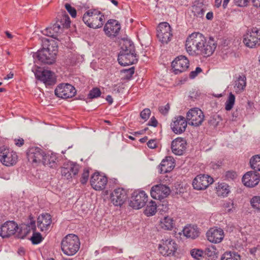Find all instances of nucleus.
<instances>
[{
    "label": "nucleus",
    "instance_id": "f257e3e1",
    "mask_svg": "<svg viewBox=\"0 0 260 260\" xmlns=\"http://www.w3.org/2000/svg\"><path fill=\"white\" fill-rule=\"evenodd\" d=\"M71 21L69 16L66 14L58 15L55 22L43 30L44 35L56 39L58 34L62 32L64 28L70 26Z\"/></svg>",
    "mask_w": 260,
    "mask_h": 260
},
{
    "label": "nucleus",
    "instance_id": "f03ea898",
    "mask_svg": "<svg viewBox=\"0 0 260 260\" xmlns=\"http://www.w3.org/2000/svg\"><path fill=\"white\" fill-rule=\"evenodd\" d=\"M82 20L88 27L95 29L102 27L105 21V18L98 10L90 9L84 13Z\"/></svg>",
    "mask_w": 260,
    "mask_h": 260
},
{
    "label": "nucleus",
    "instance_id": "7ed1b4c3",
    "mask_svg": "<svg viewBox=\"0 0 260 260\" xmlns=\"http://www.w3.org/2000/svg\"><path fill=\"white\" fill-rule=\"evenodd\" d=\"M80 247L79 237L75 234H68L64 237L61 242V248L63 253L67 255L75 254Z\"/></svg>",
    "mask_w": 260,
    "mask_h": 260
},
{
    "label": "nucleus",
    "instance_id": "20e7f679",
    "mask_svg": "<svg viewBox=\"0 0 260 260\" xmlns=\"http://www.w3.org/2000/svg\"><path fill=\"white\" fill-rule=\"evenodd\" d=\"M204 36L200 32H193L186 39L185 48L187 52L191 55H199L200 48L203 45Z\"/></svg>",
    "mask_w": 260,
    "mask_h": 260
},
{
    "label": "nucleus",
    "instance_id": "39448f33",
    "mask_svg": "<svg viewBox=\"0 0 260 260\" xmlns=\"http://www.w3.org/2000/svg\"><path fill=\"white\" fill-rule=\"evenodd\" d=\"M178 249V245L172 238L164 237L158 245V250L164 256H173L175 255Z\"/></svg>",
    "mask_w": 260,
    "mask_h": 260
},
{
    "label": "nucleus",
    "instance_id": "423d86ee",
    "mask_svg": "<svg viewBox=\"0 0 260 260\" xmlns=\"http://www.w3.org/2000/svg\"><path fill=\"white\" fill-rule=\"evenodd\" d=\"M204 117L203 112L201 109L194 108L187 112L186 119L189 125L198 126L202 124Z\"/></svg>",
    "mask_w": 260,
    "mask_h": 260
},
{
    "label": "nucleus",
    "instance_id": "0eeeda50",
    "mask_svg": "<svg viewBox=\"0 0 260 260\" xmlns=\"http://www.w3.org/2000/svg\"><path fill=\"white\" fill-rule=\"evenodd\" d=\"M243 42L247 47L253 48L260 45V29L253 28L244 36Z\"/></svg>",
    "mask_w": 260,
    "mask_h": 260
},
{
    "label": "nucleus",
    "instance_id": "6e6552de",
    "mask_svg": "<svg viewBox=\"0 0 260 260\" xmlns=\"http://www.w3.org/2000/svg\"><path fill=\"white\" fill-rule=\"evenodd\" d=\"M54 92L57 97L66 99L73 97L76 90L73 86L69 83H61L57 85Z\"/></svg>",
    "mask_w": 260,
    "mask_h": 260
},
{
    "label": "nucleus",
    "instance_id": "1a4fd4ad",
    "mask_svg": "<svg viewBox=\"0 0 260 260\" xmlns=\"http://www.w3.org/2000/svg\"><path fill=\"white\" fill-rule=\"evenodd\" d=\"M17 160V155L16 152L4 147L0 148V161L4 165L13 166L16 163Z\"/></svg>",
    "mask_w": 260,
    "mask_h": 260
},
{
    "label": "nucleus",
    "instance_id": "9d476101",
    "mask_svg": "<svg viewBox=\"0 0 260 260\" xmlns=\"http://www.w3.org/2000/svg\"><path fill=\"white\" fill-rule=\"evenodd\" d=\"M172 34L170 24L166 22H161L157 28V37L162 43L167 44L170 41Z\"/></svg>",
    "mask_w": 260,
    "mask_h": 260
},
{
    "label": "nucleus",
    "instance_id": "9b49d317",
    "mask_svg": "<svg viewBox=\"0 0 260 260\" xmlns=\"http://www.w3.org/2000/svg\"><path fill=\"white\" fill-rule=\"evenodd\" d=\"M147 197L144 191H135L132 194L129 206L135 209H140L145 205Z\"/></svg>",
    "mask_w": 260,
    "mask_h": 260
},
{
    "label": "nucleus",
    "instance_id": "f8f14e48",
    "mask_svg": "<svg viewBox=\"0 0 260 260\" xmlns=\"http://www.w3.org/2000/svg\"><path fill=\"white\" fill-rule=\"evenodd\" d=\"M189 62L186 57L180 55L177 57L171 64L173 72L175 74H178L185 72L189 67Z\"/></svg>",
    "mask_w": 260,
    "mask_h": 260
},
{
    "label": "nucleus",
    "instance_id": "ddd939ff",
    "mask_svg": "<svg viewBox=\"0 0 260 260\" xmlns=\"http://www.w3.org/2000/svg\"><path fill=\"white\" fill-rule=\"evenodd\" d=\"M213 182V179L208 175L200 174L197 176L192 181V186L195 189H206Z\"/></svg>",
    "mask_w": 260,
    "mask_h": 260
},
{
    "label": "nucleus",
    "instance_id": "4468645a",
    "mask_svg": "<svg viewBox=\"0 0 260 260\" xmlns=\"http://www.w3.org/2000/svg\"><path fill=\"white\" fill-rule=\"evenodd\" d=\"M187 125L186 119L181 115L174 117L170 125L171 129L176 134H181L185 132Z\"/></svg>",
    "mask_w": 260,
    "mask_h": 260
},
{
    "label": "nucleus",
    "instance_id": "2eb2a0df",
    "mask_svg": "<svg viewBox=\"0 0 260 260\" xmlns=\"http://www.w3.org/2000/svg\"><path fill=\"white\" fill-rule=\"evenodd\" d=\"M170 192V189L168 186L159 184L154 185L151 188L150 194L152 198L161 200L168 197Z\"/></svg>",
    "mask_w": 260,
    "mask_h": 260
},
{
    "label": "nucleus",
    "instance_id": "dca6fc26",
    "mask_svg": "<svg viewBox=\"0 0 260 260\" xmlns=\"http://www.w3.org/2000/svg\"><path fill=\"white\" fill-rule=\"evenodd\" d=\"M90 184L96 190H102L105 188L108 182V179L105 176L99 173H94L90 178Z\"/></svg>",
    "mask_w": 260,
    "mask_h": 260
},
{
    "label": "nucleus",
    "instance_id": "f3484780",
    "mask_svg": "<svg viewBox=\"0 0 260 260\" xmlns=\"http://www.w3.org/2000/svg\"><path fill=\"white\" fill-rule=\"evenodd\" d=\"M127 199V191L123 188H116L111 194V202L116 206H121Z\"/></svg>",
    "mask_w": 260,
    "mask_h": 260
},
{
    "label": "nucleus",
    "instance_id": "a211bd4d",
    "mask_svg": "<svg viewBox=\"0 0 260 260\" xmlns=\"http://www.w3.org/2000/svg\"><path fill=\"white\" fill-rule=\"evenodd\" d=\"M45 152L38 147H32L27 152L28 160L32 164H40L42 161Z\"/></svg>",
    "mask_w": 260,
    "mask_h": 260
},
{
    "label": "nucleus",
    "instance_id": "6ab92c4d",
    "mask_svg": "<svg viewBox=\"0 0 260 260\" xmlns=\"http://www.w3.org/2000/svg\"><path fill=\"white\" fill-rule=\"evenodd\" d=\"M217 46V44L213 38H210L207 41L204 37L203 45H201L199 52V55H202L204 56H209L214 52Z\"/></svg>",
    "mask_w": 260,
    "mask_h": 260
},
{
    "label": "nucleus",
    "instance_id": "aec40b11",
    "mask_svg": "<svg viewBox=\"0 0 260 260\" xmlns=\"http://www.w3.org/2000/svg\"><path fill=\"white\" fill-rule=\"evenodd\" d=\"M36 78L46 85H52L56 83V79L54 73L49 70H44L42 72L37 71L35 73Z\"/></svg>",
    "mask_w": 260,
    "mask_h": 260
},
{
    "label": "nucleus",
    "instance_id": "412c9836",
    "mask_svg": "<svg viewBox=\"0 0 260 260\" xmlns=\"http://www.w3.org/2000/svg\"><path fill=\"white\" fill-rule=\"evenodd\" d=\"M118 61L121 66L131 65L137 62V55L135 51H134V52L131 51V52H126L125 53L120 52L118 56Z\"/></svg>",
    "mask_w": 260,
    "mask_h": 260
},
{
    "label": "nucleus",
    "instance_id": "4be33fe9",
    "mask_svg": "<svg viewBox=\"0 0 260 260\" xmlns=\"http://www.w3.org/2000/svg\"><path fill=\"white\" fill-rule=\"evenodd\" d=\"M120 29V24L117 20L110 19L106 23L104 30L107 36L115 37L118 35Z\"/></svg>",
    "mask_w": 260,
    "mask_h": 260
},
{
    "label": "nucleus",
    "instance_id": "5701e85b",
    "mask_svg": "<svg viewBox=\"0 0 260 260\" xmlns=\"http://www.w3.org/2000/svg\"><path fill=\"white\" fill-rule=\"evenodd\" d=\"M79 168V166L76 163L70 162L64 164L63 166L61 169V175L67 179H70L74 176L77 175Z\"/></svg>",
    "mask_w": 260,
    "mask_h": 260
},
{
    "label": "nucleus",
    "instance_id": "b1692460",
    "mask_svg": "<svg viewBox=\"0 0 260 260\" xmlns=\"http://www.w3.org/2000/svg\"><path fill=\"white\" fill-rule=\"evenodd\" d=\"M18 229V224L14 221H7L1 226L0 236L7 238L14 235Z\"/></svg>",
    "mask_w": 260,
    "mask_h": 260
},
{
    "label": "nucleus",
    "instance_id": "393cba45",
    "mask_svg": "<svg viewBox=\"0 0 260 260\" xmlns=\"http://www.w3.org/2000/svg\"><path fill=\"white\" fill-rule=\"evenodd\" d=\"M33 57L35 59H38L41 62L48 64L54 63L56 60V57L43 48L34 53Z\"/></svg>",
    "mask_w": 260,
    "mask_h": 260
},
{
    "label": "nucleus",
    "instance_id": "a878e982",
    "mask_svg": "<svg viewBox=\"0 0 260 260\" xmlns=\"http://www.w3.org/2000/svg\"><path fill=\"white\" fill-rule=\"evenodd\" d=\"M186 141L184 138H177L172 142V151L175 155H181L184 153L186 148Z\"/></svg>",
    "mask_w": 260,
    "mask_h": 260
},
{
    "label": "nucleus",
    "instance_id": "bb28decb",
    "mask_svg": "<svg viewBox=\"0 0 260 260\" xmlns=\"http://www.w3.org/2000/svg\"><path fill=\"white\" fill-rule=\"evenodd\" d=\"M259 180V174L253 171L247 172L242 177V182L245 186L249 187H253L257 185Z\"/></svg>",
    "mask_w": 260,
    "mask_h": 260
},
{
    "label": "nucleus",
    "instance_id": "cd10ccee",
    "mask_svg": "<svg viewBox=\"0 0 260 260\" xmlns=\"http://www.w3.org/2000/svg\"><path fill=\"white\" fill-rule=\"evenodd\" d=\"M207 239L211 242L219 243L224 238L223 231L216 227L211 228L206 233Z\"/></svg>",
    "mask_w": 260,
    "mask_h": 260
},
{
    "label": "nucleus",
    "instance_id": "c85d7f7f",
    "mask_svg": "<svg viewBox=\"0 0 260 260\" xmlns=\"http://www.w3.org/2000/svg\"><path fill=\"white\" fill-rule=\"evenodd\" d=\"M51 222V217L48 213L41 214L37 219V226L41 232H47Z\"/></svg>",
    "mask_w": 260,
    "mask_h": 260
},
{
    "label": "nucleus",
    "instance_id": "c756f323",
    "mask_svg": "<svg viewBox=\"0 0 260 260\" xmlns=\"http://www.w3.org/2000/svg\"><path fill=\"white\" fill-rule=\"evenodd\" d=\"M42 45L44 49L48 51L52 55L56 57L58 51V45L55 40L43 38L42 39Z\"/></svg>",
    "mask_w": 260,
    "mask_h": 260
},
{
    "label": "nucleus",
    "instance_id": "7c9ffc66",
    "mask_svg": "<svg viewBox=\"0 0 260 260\" xmlns=\"http://www.w3.org/2000/svg\"><path fill=\"white\" fill-rule=\"evenodd\" d=\"M191 11L194 17L192 21L197 20L198 18H203L205 13L203 4L195 2L191 8Z\"/></svg>",
    "mask_w": 260,
    "mask_h": 260
},
{
    "label": "nucleus",
    "instance_id": "2f4dec72",
    "mask_svg": "<svg viewBox=\"0 0 260 260\" xmlns=\"http://www.w3.org/2000/svg\"><path fill=\"white\" fill-rule=\"evenodd\" d=\"M56 160L57 157L55 154L53 153L46 154L44 153V157L41 164H42L45 166L54 168L57 166Z\"/></svg>",
    "mask_w": 260,
    "mask_h": 260
},
{
    "label": "nucleus",
    "instance_id": "473e14b6",
    "mask_svg": "<svg viewBox=\"0 0 260 260\" xmlns=\"http://www.w3.org/2000/svg\"><path fill=\"white\" fill-rule=\"evenodd\" d=\"M246 86V78L244 75H239L234 82V89L237 93H241L245 89Z\"/></svg>",
    "mask_w": 260,
    "mask_h": 260
},
{
    "label": "nucleus",
    "instance_id": "72a5a7b5",
    "mask_svg": "<svg viewBox=\"0 0 260 260\" xmlns=\"http://www.w3.org/2000/svg\"><path fill=\"white\" fill-rule=\"evenodd\" d=\"M182 232L185 237L191 239H195L199 234L198 228L196 225H187L184 228Z\"/></svg>",
    "mask_w": 260,
    "mask_h": 260
},
{
    "label": "nucleus",
    "instance_id": "f704fd0d",
    "mask_svg": "<svg viewBox=\"0 0 260 260\" xmlns=\"http://www.w3.org/2000/svg\"><path fill=\"white\" fill-rule=\"evenodd\" d=\"M28 227L34 231L30 240L33 244L37 245L40 243L43 238L40 233L36 232V226L35 221H31L28 225Z\"/></svg>",
    "mask_w": 260,
    "mask_h": 260
},
{
    "label": "nucleus",
    "instance_id": "c9c22d12",
    "mask_svg": "<svg viewBox=\"0 0 260 260\" xmlns=\"http://www.w3.org/2000/svg\"><path fill=\"white\" fill-rule=\"evenodd\" d=\"M174 224L175 223L173 218L168 216L165 217L160 222V227L162 229L166 230H172L174 228Z\"/></svg>",
    "mask_w": 260,
    "mask_h": 260
},
{
    "label": "nucleus",
    "instance_id": "e433bc0d",
    "mask_svg": "<svg viewBox=\"0 0 260 260\" xmlns=\"http://www.w3.org/2000/svg\"><path fill=\"white\" fill-rule=\"evenodd\" d=\"M174 167L171 161H169L167 159H163L159 166V172L161 174L167 173L171 171Z\"/></svg>",
    "mask_w": 260,
    "mask_h": 260
},
{
    "label": "nucleus",
    "instance_id": "4c0bfd02",
    "mask_svg": "<svg viewBox=\"0 0 260 260\" xmlns=\"http://www.w3.org/2000/svg\"><path fill=\"white\" fill-rule=\"evenodd\" d=\"M157 205L155 202L151 201L148 202L144 210V214L147 216L154 215L156 212Z\"/></svg>",
    "mask_w": 260,
    "mask_h": 260
},
{
    "label": "nucleus",
    "instance_id": "58836bf2",
    "mask_svg": "<svg viewBox=\"0 0 260 260\" xmlns=\"http://www.w3.org/2000/svg\"><path fill=\"white\" fill-rule=\"evenodd\" d=\"M134 51H135V48L134 43L131 41L128 40H123V43L121 47V50L120 52L125 53L126 52H134Z\"/></svg>",
    "mask_w": 260,
    "mask_h": 260
},
{
    "label": "nucleus",
    "instance_id": "ea45409f",
    "mask_svg": "<svg viewBox=\"0 0 260 260\" xmlns=\"http://www.w3.org/2000/svg\"><path fill=\"white\" fill-rule=\"evenodd\" d=\"M250 165L253 172L260 171V155H256L250 158Z\"/></svg>",
    "mask_w": 260,
    "mask_h": 260
},
{
    "label": "nucleus",
    "instance_id": "a19ab883",
    "mask_svg": "<svg viewBox=\"0 0 260 260\" xmlns=\"http://www.w3.org/2000/svg\"><path fill=\"white\" fill-rule=\"evenodd\" d=\"M221 260H241V256L236 252L226 251L222 255Z\"/></svg>",
    "mask_w": 260,
    "mask_h": 260
},
{
    "label": "nucleus",
    "instance_id": "79ce46f5",
    "mask_svg": "<svg viewBox=\"0 0 260 260\" xmlns=\"http://www.w3.org/2000/svg\"><path fill=\"white\" fill-rule=\"evenodd\" d=\"M235 102V96L232 93H229L228 98L225 104V109L226 111L231 110Z\"/></svg>",
    "mask_w": 260,
    "mask_h": 260
},
{
    "label": "nucleus",
    "instance_id": "37998d69",
    "mask_svg": "<svg viewBox=\"0 0 260 260\" xmlns=\"http://www.w3.org/2000/svg\"><path fill=\"white\" fill-rule=\"evenodd\" d=\"M204 253L211 258L216 257L217 249L214 246H210L205 248Z\"/></svg>",
    "mask_w": 260,
    "mask_h": 260
},
{
    "label": "nucleus",
    "instance_id": "c03bdc74",
    "mask_svg": "<svg viewBox=\"0 0 260 260\" xmlns=\"http://www.w3.org/2000/svg\"><path fill=\"white\" fill-rule=\"evenodd\" d=\"M216 188L219 193L223 197L227 196L230 192L229 186L224 183L218 184Z\"/></svg>",
    "mask_w": 260,
    "mask_h": 260
},
{
    "label": "nucleus",
    "instance_id": "a18cd8bd",
    "mask_svg": "<svg viewBox=\"0 0 260 260\" xmlns=\"http://www.w3.org/2000/svg\"><path fill=\"white\" fill-rule=\"evenodd\" d=\"M250 205L254 209H255L257 210L260 211V197L259 196H254L250 201Z\"/></svg>",
    "mask_w": 260,
    "mask_h": 260
},
{
    "label": "nucleus",
    "instance_id": "49530a36",
    "mask_svg": "<svg viewBox=\"0 0 260 260\" xmlns=\"http://www.w3.org/2000/svg\"><path fill=\"white\" fill-rule=\"evenodd\" d=\"M101 94V90L98 88H93L88 94V98L90 99L99 97Z\"/></svg>",
    "mask_w": 260,
    "mask_h": 260
},
{
    "label": "nucleus",
    "instance_id": "de8ad7c7",
    "mask_svg": "<svg viewBox=\"0 0 260 260\" xmlns=\"http://www.w3.org/2000/svg\"><path fill=\"white\" fill-rule=\"evenodd\" d=\"M191 255L197 259H200L203 257L204 251L199 249H193L190 251Z\"/></svg>",
    "mask_w": 260,
    "mask_h": 260
},
{
    "label": "nucleus",
    "instance_id": "09e8293b",
    "mask_svg": "<svg viewBox=\"0 0 260 260\" xmlns=\"http://www.w3.org/2000/svg\"><path fill=\"white\" fill-rule=\"evenodd\" d=\"M89 172L88 169H84L82 174L81 177L80 178V182L82 184H85L87 183L89 178Z\"/></svg>",
    "mask_w": 260,
    "mask_h": 260
},
{
    "label": "nucleus",
    "instance_id": "8fccbe9b",
    "mask_svg": "<svg viewBox=\"0 0 260 260\" xmlns=\"http://www.w3.org/2000/svg\"><path fill=\"white\" fill-rule=\"evenodd\" d=\"M65 8L68 11V12L70 13L71 16L72 17L75 18L76 16L77 15V12L76 9L71 6V5L69 4H65Z\"/></svg>",
    "mask_w": 260,
    "mask_h": 260
},
{
    "label": "nucleus",
    "instance_id": "3c124183",
    "mask_svg": "<svg viewBox=\"0 0 260 260\" xmlns=\"http://www.w3.org/2000/svg\"><path fill=\"white\" fill-rule=\"evenodd\" d=\"M124 73L125 74V78L126 79H130L132 77L133 75L135 73V68L131 67L128 69H125L123 70Z\"/></svg>",
    "mask_w": 260,
    "mask_h": 260
},
{
    "label": "nucleus",
    "instance_id": "603ef678",
    "mask_svg": "<svg viewBox=\"0 0 260 260\" xmlns=\"http://www.w3.org/2000/svg\"><path fill=\"white\" fill-rule=\"evenodd\" d=\"M151 114V111L149 109L146 108L144 109L140 113V117L142 119L145 120V121L147 120Z\"/></svg>",
    "mask_w": 260,
    "mask_h": 260
},
{
    "label": "nucleus",
    "instance_id": "864d4df0",
    "mask_svg": "<svg viewBox=\"0 0 260 260\" xmlns=\"http://www.w3.org/2000/svg\"><path fill=\"white\" fill-rule=\"evenodd\" d=\"M237 174L233 171H229L226 172L225 177L229 181L233 180L237 177Z\"/></svg>",
    "mask_w": 260,
    "mask_h": 260
},
{
    "label": "nucleus",
    "instance_id": "5fc2aeb1",
    "mask_svg": "<svg viewBox=\"0 0 260 260\" xmlns=\"http://www.w3.org/2000/svg\"><path fill=\"white\" fill-rule=\"evenodd\" d=\"M250 0H234V3L239 7L246 6Z\"/></svg>",
    "mask_w": 260,
    "mask_h": 260
},
{
    "label": "nucleus",
    "instance_id": "6e6d98bb",
    "mask_svg": "<svg viewBox=\"0 0 260 260\" xmlns=\"http://www.w3.org/2000/svg\"><path fill=\"white\" fill-rule=\"evenodd\" d=\"M202 69L200 67H197L195 71H191L189 74V77L191 79L194 78L199 73L202 72Z\"/></svg>",
    "mask_w": 260,
    "mask_h": 260
},
{
    "label": "nucleus",
    "instance_id": "4d7b16f0",
    "mask_svg": "<svg viewBox=\"0 0 260 260\" xmlns=\"http://www.w3.org/2000/svg\"><path fill=\"white\" fill-rule=\"evenodd\" d=\"M169 109L170 106L168 104H167L164 107H161L159 108V112L164 115L167 114L168 113Z\"/></svg>",
    "mask_w": 260,
    "mask_h": 260
},
{
    "label": "nucleus",
    "instance_id": "13d9d810",
    "mask_svg": "<svg viewBox=\"0 0 260 260\" xmlns=\"http://www.w3.org/2000/svg\"><path fill=\"white\" fill-rule=\"evenodd\" d=\"M147 146L149 148L153 149L156 147L157 144L155 140H150L147 142Z\"/></svg>",
    "mask_w": 260,
    "mask_h": 260
},
{
    "label": "nucleus",
    "instance_id": "bf43d9fd",
    "mask_svg": "<svg viewBox=\"0 0 260 260\" xmlns=\"http://www.w3.org/2000/svg\"><path fill=\"white\" fill-rule=\"evenodd\" d=\"M149 126L156 127L157 125V121L154 116L152 117L148 124Z\"/></svg>",
    "mask_w": 260,
    "mask_h": 260
},
{
    "label": "nucleus",
    "instance_id": "052dcab7",
    "mask_svg": "<svg viewBox=\"0 0 260 260\" xmlns=\"http://www.w3.org/2000/svg\"><path fill=\"white\" fill-rule=\"evenodd\" d=\"M14 141L15 145L18 147H21L24 144V140L22 138L15 139Z\"/></svg>",
    "mask_w": 260,
    "mask_h": 260
},
{
    "label": "nucleus",
    "instance_id": "680f3d73",
    "mask_svg": "<svg viewBox=\"0 0 260 260\" xmlns=\"http://www.w3.org/2000/svg\"><path fill=\"white\" fill-rule=\"evenodd\" d=\"M218 122L216 120V119L214 117H211L210 120L208 121V123L210 125H212L214 126H216L218 124Z\"/></svg>",
    "mask_w": 260,
    "mask_h": 260
},
{
    "label": "nucleus",
    "instance_id": "e2e57ef3",
    "mask_svg": "<svg viewBox=\"0 0 260 260\" xmlns=\"http://www.w3.org/2000/svg\"><path fill=\"white\" fill-rule=\"evenodd\" d=\"M254 7L260 8V0H251Z\"/></svg>",
    "mask_w": 260,
    "mask_h": 260
},
{
    "label": "nucleus",
    "instance_id": "0e129e2a",
    "mask_svg": "<svg viewBox=\"0 0 260 260\" xmlns=\"http://www.w3.org/2000/svg\"><path fill=\"white\" fill-rule=\"evenodd\" d=\"M221 164V162H218L217 164L215 162H211L210 165L213 169H217L220 167Z\"/></svg>",
    "mask_w": 260,
    "mask_h": 260
},
{
    "label": "nucleus",
    "instance_id": "69168bd1",
    "mask_svg": "<svg viewBox=\"0 0 260 260\" xmlns=\"http://www.w3.org/2000/svg\"><path fill=\"white\" fill-rule=\"evenodd\" d=\"M206 19L208 20H211L213 17V14L212 12L207 13L206 16Z\"/></svg>",
    "mask_w": 260,
    "mask_h": 260
},
{
    "label": "nucleus",
    "instance_id": "338daca9",
    "mask_svg": "<svg viewBox=\"0 0 260 260\" xmlns=\"http://www.w3.org/2000/svg\"><path fill=\"white\" fill-rule=\"evenodd\" d=\"M121 89L120 86H118V85H114L113 86V90L114 91H116L117 92H120Z\"/></svg>",
    "mask_w": 260,
    "mask_h": 260
},
{
    "label": "nucleus",
    "instance_id": "774afa93",
    "mask_svg": "<svg viewBox=\"0 0 260 260\" xmlns=\"http://www.w3.org/2000/svg\"><path fill=\"white\" fill-rule=\"evenodd\" d=\"M222 0H215V6L217 8H219L221 6V4Z\"/></svg>",
    "mask_w": 260,
    "mask_h": 260
}]
</instances>
